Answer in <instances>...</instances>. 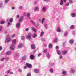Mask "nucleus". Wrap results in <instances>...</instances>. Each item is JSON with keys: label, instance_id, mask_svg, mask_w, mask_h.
<instances>
[{"label": "nucleus", "instance_id": "nucleus-1", "mask_svg": "<svg viewBox=\"0 0 76 76\" xmlns=\"http://www.w3.org/2000/svg\"><path fill=\"white\" fill-rule=\"evenodd\" d=\"M26 66H25L24 67V69H27V68H28V67L29 68H31L32 67V65L29 63L26 64ZM27 66L28 67H27Z\"/></svg>", "mask_w": 76, "mask_h": 76}, {"label": "nucleus", "instance_id": "nucleus-2", "mask_svg": "<svg viewBox=\"0 0 76 76\" xmlns=\"http://www.w3.org/2000/svg\"><path fill=\"white\" fill-rule=\"evenodd\" d=\"M31 36H32V34H31V33H28V35L26 37V39L30 40L31 39Z\"/></svg>", "mask_w": 76, "mask_h": 76}, {"label": "nucleus", "instance_id": "nucleus-3", "mask_svg": "<svg viewBox=\"0 0 76 76\" xmlns=\"http://www.w3.org/2000/svg\"><path fill=\"white\" fill-rule=\"evenodd\" d=\"M10 41V38L9 37V36L8 35L5 40V42H9Z\"/></svg>", "mask_w": 76, "mask_h": 76}, {"label": "nucleus", "instance_id": "nucleus-4", "mask_svg": "<svg viewBox=\"0 0 76 76\" xmlns=\"http://www.w3.org/2000/svg\"><path fill=\"white\" fill-rule=\"evenodd\" d=\"M15 49V46L14 45H11L10 47V50H14Z\"/></svg>", "mask_w": 76, "mask_h": 76}, {"label": "nucleus", "instance_id": "nucleus-5", "mask_svg": "<svg viewBox=\"0 0 76 76\" xmlns=\"http://www.w3.org/2000/svg\"><path fill=\"white\" fill-rule=\"evenodd\" d=\"M23 47V45L22 43H20L18 45V48H21Z\"/></svg>", "mask_w": 76, "mask_h": 76}, {"label": "nucleus", "instance_id": "nucleus-6", "mask_svg": "<svg viewBox=\"0 0 76 76\" xmlns=\"http://www.w3.org/2000/svg\"><path fill=\"white\" fill-rule=\"evenodd\" d=\"M39 10V8L38 6H36L34 8V11H37Z\"/></svg>", "mask_w": 76, "mask_h": 76}, {"label": "nucleus", "instance_id": "nucleus-7", "mask_svg": "<svg viewBox=\"0 0 76 76\" xmlns=\"http://www.w3.org/2000/svg\"><path fill=\"white\" fill-rule=\"evenodd\" d=\"M42 11L43 12H46V10H47V9H46V7H43L42 9Z\"/></svg>", "mask_w": 76, "mask_h": 76}, {"label": "nucleus", "instance_id": "nucleus-8", "mask_svg": "<svg viewBox=\"0 0 76 76\" xmlns=\"http://www.w3.org/2000/svg\"><path fill=\"white\" fill-rule=\"evenodd\" d=\"M34 72L36 73H38L39 72V70L37 69H35L34 70Z\"/></svg>", "mask_w": 76, "mask_h": 76}, {"label": "nucleus", "instance_id": "nucleus-9", "mask_svg": "<svg viewBox=\"0 0 76 76\" xmlns=\"http://www.w3.org/2000/svg\"><path fill=\"white\" fill-rule=\"evenodd\" d=\"M20 23H18L17 24H16V27L17 28H19L20 27Z\"/></svg>", "mask_w": 76, "mask_h": 76}, {"label": "nucleus", "instance_id": "nucleus-10", "mask_svg": "<svg viewBox=\"0 0 76 76\" xmlns=\"http://www.w3.org/2000/svg\"><path fill=\"white\" fill-rule=\"evenodd\" d=\"M30 13L29 12L27 13V16L28 17L29 19H31L30 18Z\"/></svg>", "mask_w": 76, "mask_h": 76}, {"label": "nucleus", "instance_id": "nucleus-11", "mask_svg": "<svg viewBox=\"0 0 76 76\" xmlns=\"http://www.w3.org/2000/svg\"><path fill=\"white\" fill-rule=\"evenodd\" d=\"M31 48L33 50H34V49H35V45L34 44H32L31 45Z\"/></svg>", "mask_w": 76, "mask_h": 76}, {"label": "nucleus", "instance_id": "nucleus-12", "mask_svg": "<svg viewBox=\"0 0 76 76\" xmlns=\"http://www.w3.org/2000/svg\"><path fill=\"white\" fill-rule=\"evenodd\" d=\"M23 16H21V18L19 20V22H21V21L23 20Z\"/></svg>", "mask_w": 76, "mask_h": 76}, {"label": "nucleus", "instance_id": "nucleus-13", "mask_svg": "<svg viewBox=\"0 0 76 76\" xmlns=\"http://www.w3.org/2000/svg\"><path fill=\"white\" fill-rule=\"evenodd\" d=\"M30 58L31 60H34V56L33 55H31L30 56Z\"/></svg>", "mask_w": 76, "mask_h": 76}, {"label": "nucleus", "instance_id": "nucleus-14", "mask_svg": "<svg viewBox=\"0 0 76 76\" xmlns=\"http://www.w3.org/2000/svg\"><path fill=\"white\" fill-rule=\"evenodd\" d=\"M63 0H60V4L61 6H62L63 4Z\"/></svg>", "mask_w": 76, "mask_h": 76}, {"label": "nucleus", "instance_id": "nucleus-15", "mask_svg": "<svg viewBox=\"0 0 76 76\" xmlns=\"http://www.w3.org/2000/svg\"><path fill=\"white\" fill-rule=\"evenodd\" d=\"M11 53H12V52H11V51H8L6 53V54L7 55H10L11 54Z\"/></svg>", "mask_w": 76, "mask_h": 76}, {"label": "nucleus", "instance_id": "nucleus-16", "mask_svg": "<svg viewBox=\"0 0 76 76\" xmlns=\"http://www.w3.org/2000/svg\"><path fill=\"white\" fill-rule=\"evenodd\" d=\"M37 37V34H36V33H35L32 36V37L33 38H35V37Z\"/></svg>", "mask_w": 76, "mask_h": 76}, {"label": "nucleus", "instance_id": "nucleus-17", "mask_svg": "<svg viewBox=\"0 0 76 76\" xmlns=\"http://www.w3.org/2000/svg\"><path fill=\"white\" fill-rule=\"evenodd\" d=\"M16 42V40L15 39H14L12 40V44H15Z\"/></svg>", "mask_w": 76, "mask_h": 76}, {"label": "nucleus", "instance_id": "nucleus-18", "mask_svg": "<svg viewBox=\"0 0 76 76\" xmlns=\"http://www.w3.org/2000/svg\"><path fill=\"white\" fill-rule=\"evenodd\" d=\"M31 29L33 31H34V32H37V30H36V29H35V28H34L33 27H31Z\"/></svg>", "mask_w": 76, "mask_h": 76}, {"label": "nucleus", "instance_id": "nucleus-19", "mask_svg": "<svg viewBox=\"0 0 76 76\" xmlns=\"http://www.w3.org/2000/svg\"><path fill=\"white\" fill-rule=\"evenodd\" d=\"M67 53V51L65 50L63 52L62 54H63V55H64V54H66Z\"/></svg>", "mask_w": 76, "mask_h": 76}, {"label": "nucleus", "instance_id": "nucleus-20", "mask_svg": "<svg viewBox=\"0 0 76 76\" xmlns=\"http://www.w3.org/2000/svg\"><path fill=\"white\" fill-rule=\"evenodd\" d=\"M61 29H60V27H59L58 28V29L57 30V31L58 32H61Z\"/></svg>", "mask_w": 76, "mask_h": 76}, {"label": "nucleus", "instance_id": "nucleus-21", "mask_svg": "<svg viewBox=\"0 0 76 76\" xmlns=\"http://www.w3.org/2000/svg\"><path fill=\"white\" fill-rule=\"evenodd\" d=\"M71 16L73 18H74L75 16H76V14L75 13H72L71 14Z\"/></svg>", "mask_w": 76, "mask_h": 76}, {"label": "nucleus", "instance_id": "nucleus-22", "mask_svg": "<svg viewBox=\"0 0 76 76\" xmlns=\"http://www.w3.org/2000/svg\"><path fill=\"white\" fill-rule=\"evenodd\" d=\"M48 47L49 48H51L53 47V45L51 43H50Z\"/></svg>", "mask_w": 76, "mask_h": 76}, {"label": "nucleus", "instance_id": "nucleus-23", "mask_svg": "<svg viewBox=\"0 0 76 76\" xmlns=\"http://www.w3.org/2000/svg\"><path fill=\"white\" fill-rule=\"evenodd\" d=\"M45 18H43L42 20V24H43L44 23V21H45Z\"/></svg>", "mask_w": 76, "mask_h": 76}, {"label": "nucleus", "instance_id": "nucleus-24", "mask_svg": "<svg viewBox=\"0 0 76 76\" xmlns=\"http://www.w3.org/2000/svg\"><path fill=\"white\" fill-rule=\"evenodd\" d=\"M67 73V72H66L65 71H63L62 72V74L64 75H66V73Z\"/></svg>", "mask_w": 76, "mask_h": 76}, {"label": "nucleus", "instance_id": "nucleus-25", "mask_svg": "<svg viewBox=\"0 0 76 76\" xmlns=\"http://www.w3.org/2000/svg\"><path fill=\"white\" fill-rule=\"evenodd\" d=\"M74 41L73 40H70L69 41V42H70V44H73V42H74Z\"/></svg>", "mask_w": 76, "mask_h": 76}, {"label": "nucleus", "instance_id": "nucleus-26", "mask_svg": "<svg viewBox=\"0 0 76 76\" xmlns=\"http://www.w3.org/2000/svg\"><path fill=\"white\" fill-rule=\"evenodd\" d=\"M26 56H24L22 57V60H26Z\"/></svg>", "mask_w": 76, "mask_h": 76}, {"label": "nucleus", "instance_id": "nucleus-27", "mask_svg": "<svg viewBox=\"0 0 76 76\" xmlns=\"http://www.w3.org/2000/svg\"><path fill=\"white\" fill-rule=\"evenodd\" d=\"M44 32L43 31H42L40 34V36L42 37L43 36V35H44Z\"/></svg>", "mask_w": 76, "mask_h": 76}, {"label": "nucleus", "instance_id": "nucleus-28", "mask_svg": "<svg viewBox=\"0 0 76 76\" xmlns=\"http://www.w3.org/2000/svg\"><path fill=\"white\" fill-rule=\"evenodd\" d=\"M57 53L58 54V55H60V54H61V53H60V51L59 50H57Z\"/></svg>", "mask_w": 76, "mask_h": 76}, {"label": "nucleus", "instance_id": "nucleus-29", "mask_svg": "<svg viewBox=\"0 0 76 76\" xmlns=\"http://www.w3.org/2000/svg\"><path fill=\"white\" fill-rule=\"evenodd\" d=\"M46 56L48 58H50V55L49 53H47L46 54Z\"/></svg>", "mask_w": 76, "mask_h": 76}, {"label": "nucleus", "instance_id": "nucleus-30", "mask_svg": "<svg viewBox=\"0 0 76 76\" xmlns=\"http://www.w3.org/2000/svg\"><path fill=\"white\" fill-rule=\"evenodd\" d=\"M70 28L71 29H74V26L73 25H71L70 27Z\"/></svg>", "mask_w": 76, "mask_h": 76}, {"label": "nucleus", "instance_id": "nucleus-31", "mask_svg": "<svg viewBox=\"0 0 76 76\" xmlns=\"http://www.w3.org/2000/svg\"><path fill=\"white\" fill-rule=\"evenodd\" d=\"M31 23H32L34 25H35V22H34V21L33 20H31Z\"/></svg>", "mask_w": 76, "mask_h": 76}, {"label": "nucleus", "instance_id": "nucleus-32", "mask_svg": "<svg viewBox=\"0 0 76 76\" xmlns=\"http://www.w3.org/2000/svg\"><path fill=\"white\" fill-rule=\"evenodd\" d=\"M57 38H56L54 39V42H55V43L57 42Z\"/></svg>", "mask_w": 76, "mask_h": 76}, {"label": "nucleus", "instance_id": "nucleus-33", "mask_svg": "<svg viewBox=\"0 0 76 76\" xmlns=\"http://www.w3.org/2000/svg\"><path fill=\"white\" fill-rule=\"evenodd\" d=\"M18 70L19 72H22V69H21L20 68H19L18 69Z\"/></svg>", "mask_w": 76, "mask_h": 76}, {"label": "nucleus", "instance_id": "nucleus-34", "mask_svg": "<svg viewBox=\"0 0 76 76\" xmlns=\"http://www.w3.org/2000/svg\"><path fill=\"white\" fill-rule=\"evenodd\" d=\"M50 73H53V69H50Z\"/></svg>", "mask_w": 76, "mask_h": 76}, {"label": "nucleus", "instance_id": "nucleus-35", "mask_svg": "<svg viewBox=\"0 0 76 76\" xmlns=\"http://www.w3.org/2000/svg\"><path fill=\"white\" fill-rule=\"evenodd\" d=\"M69 2L70 4L72 3H73V0H69Z\"/></svg>", "mask_w": 76, "mask_h": 76}, {"label": "nucleus", "instance_id": "nucleus-36", "mask_svg": "<svg viewBox=\"0 0 76 76\" xmlns=\"http://www.w3.org/2000/svg\"><path fill=\"white\" fill-rule=\"evenodd\" d=\"M10 22H13V18H11L10 20Z\"/></svg>", "mask_w": 76, "mask_h": 76}, {"label": "nucleus", "instance_id": "nucleus-37", "mask_svg": "<svg viewBox=\"0 0 76 76\" xmlns=\"http://www.w3.org/2000/svg\"><path fill=\"white\" fill-rule=\"evenodd\" d=\"M4 58H2L1 59V61H4Z\"/></svg>", "mask_w": 76, "mask_h": 76}, {"label": "nucleus", "instance_id": "nucleus-38", "mask_svg": "<svg viewBox=\"0 0 76 76\" xmlns=\"http://www.w3.org/2000/svg\"><path fill=\"white\" fill-rule=\"evenodd\" d=\"M71 73H75V71L72 69H71Z\"/></svg>", "mask_w": 76, "mask_h": 76}, {"label": "nucleus", "instance_id": "nucleus-39", "mask_svg": "<svg viewBox=\"0 0 76 76\" xmlns=\"http://www.w3.org/2000/svg\"><path fill=\"white\" fill-rule=\"evenodd\" d=\"M3 7V4L1 3L0 4V8H1V7Z\"/></svg>", "mask_w": 76, "mask_h": 76}, {"label": "nucleus", "instance_id": "nucleus-40", "mask_svg": "<svg viewBox=\"0 0 76 76\" xmlns=\"http://www.w3.org/2000/svg\"><path fill=\"white\" fill-rule=\"evenodd\" d=\"M15 34H13V35H12L11 37V38H14V37H15Z\"/></svg>", "mask_w": 76, "mask_h": 76}, {"label": "nucleus", "instance_id": "nucleus-41", "mask_svg": "<svg viewBox=\"0 0 76 76\" xmlns=\"http://www.w3.org/2000/svg\"><path fill=\"white\" fill-rule=\"evenodd\" d=\"M25 38V37H24V36H22L21 37V39H22V40H23Z\"/></svg>", "mask_w": 76, "mask_h": 76}, {"label": "nucleus", "instance_id": "nucleus-42", "mask_svg": "<svg viewBox=\"0 0 76 76\" xmlns=\"http://www.w3.org/2000/svg\"><path fill=\"white\" fill-rule=\"evenodd\" d=\"M4 23V22L2 21L0 23L1 24H3V23Z\"/></svg>", "mask_w": 76, "mask_h": 76}, {"label": "nucleus", "instance_id": "nucleus-43", "mask_svg": "<svg viewBox=\"0 0 76 76\" xmlns=\"http://www.w3.org/2000/svg\"><path fill=\"white\" fill-rule=\"evenodd\" d=\"M66 6H69V3H67L66 4Z\"/></svg>", "mask_w": 76, "mask_h": 76}, {"label": "nucleus", "instance_id": "nucleus-44", "mask_svg": "<svg viewBox=\"0 0 76 76\" xmlns=\"http://www.w3.org/2000/svg\"><path fill=\"white\" fill-rule=\"evenodd\" d=\"M47 51V49H45V50H44V53H46Z\"/></svg>", "mask_w": 76, "mask_h": 76}, {"label": "nucleus", "instance_id": "nucleus-45", "mask_svg": "<svg viewBox=\"0 0 76 76\" xmlns=\"http://www.w3.org/2000/svg\"><path fill=\"white\" fill-rule=\"evenodd\" d=\"M44 25L45 28H47V24H45Z\"/></svg>", "mask_w": 76, "mask_h": 76}, {"label": "nucleus", "instance_id": "nucleus-46", "mask_svg": "<svg viewBox=\"0 0 76 76\" xmlns=\"http://www.w3.org/2000/svg\"><path fill=\"white\" fill-rule=\"evenodd\" d=\"M2 30V26H0V31H1Z\"/></svg>", "mask_w": 76, "mask_h": 76}, {"label": "nucleus", "instance_id": "nucleus-47", "mask_svg": "<svg viewBox=\"0 0 76 76\" xmlns=\"http://www.w3.org/2000/svg\"><path fill=\"white\" fill-rule=\"evenodd\" d=\"M5 59L6 60H9V58L7 57L5 58Z\"/></svg>", "mask_w": 76, "mask_h": 76}, {"label": "nucleus", "instance_id": "nucleus-48", "mask_svg": "<svg viewBox=\"0 0 76 76\" xmlns=\"http://www.w3.org/2000/svg\"><path fill=\"white\" fill-rule=\"evenodd\" d=\"M27 76H31V73H28L27 74Z\"/></svg>", "mask_w": 76, "mask_h": 76}, {"label": "nucleus", "instance_id": "nucleus-49", "mask_svg": "<svg viewBox=\"0 0 76 76\" xmlns=\"http://www.w3.org/2000/svg\"><path fill=\"white\" fill-rule=\"evenodd\" d=\"M23 7L22 6H20V7L19 9H22Z\"/></svg>", "mask_w": 76, "mask_h": 76}, {"label": "nucleus", "instance_id": "nucleus-50", "mask_svg": "<svg viewBox=\"0 0 76 76\" xmlns=\"http://www.w3.org/2000/svg\"><path fill=\"white\" fill-rule=\"evenodd\" d=\"M25 31H29V28H26L25 29Z\"/></svg>", "mask_w": 76, "mask_h": 76}, {"label": "nucleus", "instance_id": "nucleus-51", "mask_svg": "<svg viewBox=\"0 0 76 76\" xmlns=\"http://www.w3.org/2000/svg\"><path fill=\"white\" fill-rule=\"evenodd\" d=\"M9 0H5V3H8Z\"/></svg>", "mask_w": 76, "mask_h": 76}, {"label": "nucleus", "instance_id": "nucleus-52", "mask_svg": "<svg viewBox=\"0 0 76 76\" xmlns=\"http://www.w3.org/2000/svg\"><path fill=\"white\" fill-rule=\"evenodd\" d=\"M20 16H19V15H17L16 16L17 18H19Z\"/></svg>", "mask_w": 76, "mask_h": 76}, {"label": "nucleus", "instance_id": "nucleus-53", "mask_svg": "<svg viewBox=\"0 0 76 76\" xmlns=\"http://www.w3.org/2000/svg\"><path fill=\"white\" fill-rule=\"evenodd\" d=\"M56 49H57V50L58 49V46H57L56 47Z\"/></svg>", "mask_w": 76, "mask_h": 76}, {"label": "nucleus", "instance_id": "nucleus-54", "mask_svg": "<svg viewBox=\"0 0 76 76\" xmlns=\"http://www.w3.org/2000/svg\"><path fill=\"white\" fill-rule=\"evenodd\" d=\"M41 53H39L38 54V57H40V56H41Z\"/></svg>", "mask_w": 76, "mask_h": 76}, {"label": "nucleus", "instance_id": "nucleus-55", "mask_svg": "<svg viewBox=\"0 0 76 76\" xmlns=\"http://www.w3.org/2000/svg\"><path fill=\"white\" fill-rule=\"evenodd\" d=\"M63 58V57H62V56H61L60 57V59H61V58Z\"/></svg>", "mask_w": 76, "mask_h": 76}, {"label": "nucleus", "instance_id": "nucleus-56", "mask_svg": "<svg viewBox=\"0 0 76 76\" xmlns=\"http://www.w3.org/2000/svg\"><path fill=\"white\" fill-rule=\"evenodd\" d=\"M10 70L7 71L8 73H10Z\"/></svg>", "mask_w": 76, "mask_h": 76}, {"label": "nucleus", "instance_id": "nucleus-57", "mask_svg": "<svg viewBox=\"0 0 76 76\" xmlns=\"http://www.w3.org/2000/svg\"><path fill=\"white\" fill-rule=\"evenodd\" d=\"M8 23V25H11V24L10 23V22H9Z\"/></svg>", "mask_w": 76, "mask_h": 76}, {"label": "nucleus", "instance_id": "nucleus-58", "mask_svg": "<svg viewBox=\"0 0 76 76\" xmlns=\"http://www.w3.org/2000/svg\"><path fill=\"white\" fill-rule=\"evenodd\" d=\"M2 49V47L1 46H0V51Z\"/></svg>", "mask_w": 76, "mask_h": 76}, {"label": "nucleus", "instance_id": "nucleus-59", "mask_svg": "<svg viewBox=\"0 0 76 76\" xmlns=\"http://www.w3.org/2000/svg\"><path fill=\"white\" fill-rule=\"evenodd\" d=\"M54 63H51V66H54Z\"/></svg>", "mask_w": 76, "mask_h": 76}, {"label": "nucleus", "instance_id": "nucleus-60", "mask_svg": "<svg viewBox=\"0 0 76 76\" xmlns=\"http://www.w3.org/2000/svg\"><path fill=\"white\" fill-rule=\"evenodd\" d=\"M67 35V33H66L65 34V36H66Z\"/></svg>", "mask_w": 76, "mask_h": 76}, {"label": "nucleus", "instance_id": "nucleus-61", "mask_svg": "<svg viewBox=\"0 0 76 76\" xmlns=\"http://www.w3.org/2000/svg\"><path fill=\"white\" fill-rule=\"evenodd\" d=\"M15 9V8L14 7H12V9L13 10H14V9Z\"/></svg>", "mask_w": 76, "mask_h": 76}, {"label": "nucleus", "instance_id": "nucleus-62", "mask_svg": "<svg viewBox=\"0 0 76 76\" xmlns=\"http://www.w3.org/2000/svg\"><path fill=\"white\" fill-rule=\"evenodd\" d=\"M67 0H63L64 3H66Z\"/></svg>", "mask_w": 76, "mask_h": 76}, {"label": "nucleus", "instance_id": "nucleus-63", "mask_svg": "<svg viewBox=\"0 0 76 76\" xmlns=\"http://www.w3.org/2000/svg\"><path fill=\"white\" fill-rule=\"evenodd\" d=\"M38 24H37L36 25V27H38Z\"/></svg>", "mask_w": 76, "mask_h": 76}, {"label": "nucleus", "instance_id": "nucleus-64", "mask_svg": "<svg viewBox=\"0 0 76 76\" xmlns=\"http://www.w3.org/2000/svg\"><path fill=\"white\" fill-rule=\"evenodd\" d=\"M10 73L11 75H12V74H13V72H10Z\"/></svg>", "mask_w": 76, "mask_h": 76}]
</instances>
